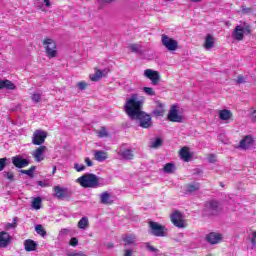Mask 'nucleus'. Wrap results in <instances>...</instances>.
<instances>
[{"label":"nucleus","instance_id":"32","mask_svg":"<svg viewBox=\"0 0 256 256\" xmlns=\"http://www.w3.org/2000/svg\"><path fill=\"white\" fill-rule=\"evenodd\" d=\"M103 77V71L96 70V72L92 75H90L91 81H99V79H102Z\"/></svg>","mask_w":256,"mask_h":256},{"label":"nucleus","instance_id":"21","mask_svg":"<svg viewBox=\"0 0 256 256\" xmlns=\"http://www.w3.org/2000/svg\"><path fill=\"white\" fill-rule=\"evenodd\" d=\"M233 117L231 110L223 109L219 111V119L221 121H229Z\"/></svg>","mask_w":256,"mask_h":256},{"label":"nucleus","instance_id":"44","mask_svg":"<svg viewBox=\"0 0 256 256\" xmlns=\"http://www.w3.org/2000/svg\"><path fill=\"white\" fill-rule=\"evenodd\" d=\"M7 167V158H0V171Z\"/></svg>","mask_w":256,"mask_h":256},{"label":"nucleus","instance_id":"25","mask_svg":"<svg viewBox=\"0 0 256 256\" xmlns=\"http://www.w3.org/2000/svg\"><path fill=\"white\" fill-rule=\"evenodd\" d=\"M201 189V184L198 182H192L186 186L187 193H195Z\"/></svg>","mask_w":256,"mask_h":256},{"label":"nucleus","instance_id":"10","mask_svg":"<svg viewBox=\"0 0 256 256\" xmlns=\"http://www.w3.org/2000/svg\"><path fill=\"white\" fill-rule=\"evenodd\" d=\"M168 120H170L172 123H182L183 122V116L179 115V112L177 111L176 106H172L171 109L169 110Z\"/></svg>","mask_w":256,"mask_h":256},{"label":"nucleus","instance_id":"8","mask_svg":"<svg viewBox=\"0 0 256 256\" xmlns=\"http://www.w3.org/2000/svg\"><path fill=\"white\" fill-rule=\"evenodd\" d=\"M47 139V132L43 130H35L32 134V144L33 145H43Z\"/></svg>","mask_w":256,"mask_h":256},{"label":"nucleus","instance_id":"22","mask_svg":"<svg viewBox=\"0 0 256 256\" xmlns=\"http://www.w3.org/2000/svg\"><path fill=\"white\" fill-rule=\"evenodd\" d=\"M253 145V137L246 136L244 139L240 141V147L241 149H249V147H252Z\"/></svg>","mask_w":256,"mask_h":256},{"label":"nucleus","instance_id":"46","mask_svg":"<svg viewBox=\"0 0 256 256\" xmlns=\"http://www.w3.org/2000/svg\"><path fill=\"white\" fill-rule=\"evenodd\" d=\"M69 244L71 247H77L79 245V240L76 237L70 239Z\"/></svg>","mask_w":256,"mask_h":256},{"label":"nucleus","instance_id":"59","mask_svg":"<svg viewBox=\"0 0 256 256\" xmlns=\"http://www.w3.org/2000/svg\"><path fill=\"white\" fill-rule=\"evenodd\" d=\"M194 3H199L201 0H192Z\"/></svg>","mask_w":256,"mask_h":256},{"label":"nucleus","instance_id":"26","mask_svg":"<svg viewBox=\"0 0 256 256\" xmlns=\"http://www.w3.org/2000/svg\"><path fill=\"white\" fill-rule=\"evenodd\" d=\"M94 157L96 161L103 162L105 159H107V152L103 150H96L94 153Z\"/></svg>","mask_w":256,"mask_h":256},{"label":"nucleus","instance_id":"27","mask_svg":"<svg viewBox=\"0 0 256 256\" xmlns=\"http://www.w3.org/2000/svg\"><path fill=\"white\" fill-rule=\"evenodd\" d=\"M89 227V218L82 217L78 222V228L79 229H87Z\"/></svg>","mask_w":256,"mask_h":256},{"label":"nucleus","instance_id":"43","mask_svg":"<svg viewBox=\"0 0 256 256\" xmlns=\"http://www.w3.org/2000/svg\"><path fill=\"white\" fill-rule=\"evenodd\" d=\"M31 100L33 101V103H39V101H41V94H33L31 96Z\"/></svg>","mask_w":256,"mask_h":256},{"label":"nucleus","instance_id":"24","mask_svg":"<svg viewBox=\"0 0 256 256\" xmlns=\"http://www.w3.org/2000/svg\"><path fill=\"white\" fill-rule=\"evenodd\" d=\"M53 196L57 197V199H63L65 197V189L61 188V186H55L53 188Z\"/></svg>","mask_w":256,"mask_h":256},{"label":"nucleus","instance_id":"30","mask_svg":"<svg viewBox=\"0 0 256 256\" xmlns=\"http://www.w3.org/2000/svg\"><path fill=\"white\" fill-rule=\"evenodd\" d=\"M136 237L133 234H127L126 237L124 238L125 241V246L127 245H133L135 243Z\"/></svg>","mask_w":256,"mask_h":256},{"label":"nucleus","instance_id":"31","mask_svg":"<svg viewBox=\"0 0 256 256\" xmlns=\"http://www.w3.org/2000/svg\"><path fill=\"white\" fill-rule=\"evenodd\" d=\"M17 87L11 80H4V89H8L10 91H15Z\"/></svg>","mask_w":256,"mask_h":256},{"label":"nucleus","instance_id":"40","mask_svg":"<svg viewBox=\"0 0 256 256\" xmlns=\"http://www.w3.org/2000/svg\"><path fill=\"white\" fill-rule=\"evenodd\" d=\"M145 247H146L147 251H150V253H159V249L150 245L149 243H146Z\"/></svg>","mask_w":256,"mask_h":256},{"label":"nucleus","instance_id":"6","mask_svg":"<svg viewBox=\"0 0 256 256\" xmlns=\"http://www.w3.org/2000/svg\"><path fill=\"white\" fill-rule=\"evenodd\" d=\"M171 222L175 227H178L179 229H183L187 227V224H185V220L183 219V214L179 211H174L170 215Z\"/></svg>","mask_w":256,"mask_h":256},{"label":"nucleus","instance_id":"16","mask_svg":"<svg viewBox=\"0 0 256 256\" xmlns=\"http://www.w3.org/2000/svg\"><path fill=\"white\" fill-rule=\"evenodd\" d=\"M129 49L131 53H135L136 55H145V51H147L141 43L130 44Z\"/></svg>","mask_w":256,"mask_h":256},{"label":"nucleus","instance_id":"23","mask_svg":"<svg viewBox=\"0 0 256 256\" xmlns=\"http://www.w3.org/2000/svg\"><path fill=\"white\" fill-rule=\"evenodd\" d=\"M180 157L185 161L186 163H189L191 161V153L189 152V148L184 147L180 150Z\"/></svg>","mask_w":256,"mask_h":256},{"label":"nucleus","instance_id":"7","mask_svg":"<svg viewBox=\"0 0 256 256\" xmlns=\"http://www.w3.org/2000/svg\"><path fill=\"white\" fill-rule=\"evenodd\" d=\"M161 41L162 45L166 47L168 51H177V48L179 47L177 40L170 38L165 34L162 35Z\"/></svg>","mask_w":256,"mask_h":256},{"label":"nucleus","instance_id":"35","mask_svg":"<svg viewBox=\"0 0 256 256\" xmlns=\"http://www.w3.org/2000/svg\"><path fill=\"white\" fill-rule=\"evenodd\" d=\"M97 135L100 138L109 137V132L107 131V128L103 126L100 130L97 131Z\"/></svg>","mask_w":256,"mask_h":256},{"label":"nucleus","instance_id":"3","mask_svg":"<svg viewBox=\"0 0 256 256\" xmlns=\"http://www.w3.org/2000/svg\"><path fill=\"white\" fill-rule=\"evenodd\" d=\"M251 33V25L244 22L235 27L234 31L232 32V37L236 41H243V39H245V35H251Z\"/></svg>","mask_w":256,"mask_h":256},{"label":"nucleus","instance_id":"2","mask_svg":"<svg viewBox=\"0 0 256 256\" xmlns=\"http://www.w3.org/2000/svg\"><path fill=\"white\" fill-rule=\"evenodd\" d=\"M76 181L84 189H97L98 187H105L107 185V180L91 173L82 175Z\"/></svg>","mask_w":256,"mask_h":256},{"label":"nucleus","instance_id":"47","mask_svg":"<svg viewBox=\"0 0 256 256\" xmlns=\"http://www.w3.org/2000/svg\"><path fill=\"white\" fill-rule=\"evenodd\" d=\"M243 83H245V77L243 75H239L236 79V84L241 85Z\"/></svg>","mask_w":256,"mask_h":256},{"label":"nucleus","instance_id":"48","mask_svg":"<svg viewBox=\"0 0 256 256\" xmlns=\"http://www.w3.org/2000/svg\"><path fill=\"white\" fill-rule=\"evenodd\" d=\"M67 256H86L83 252L68 253Z\"/></svg>","mask_w":256,"mask_h":256},{"label":"nucleus","instance_id":"38","mask_svg":"<svg viewBox=\"0 0 256 256\" xmlns=\"http://www.w3.org/2000/svg\"><path fill=\"white\" fill-rule=\"evenodd\" d=\"M143 91L146 95H149V97H155V90L151 87H144Z\"/></svg>","mask_w":256,"mask_h":256},{"label":"nucleus","instance_id":"49","mask_svg":"<svg viewBox=\"0 0 256 256\" xmlns=\"http://www.w3.org/2000/svg\"><path fill=\"white\" fill-rule=\"evenodd\" d=\"M208 161H209V163H215V161H216L215 154H209Z\"/></svg>","mask_w":256,"mask_h":256},{"label":"nucleus","instance_id":"42","mask_svg":"<svg viewBox=\"0 0 256 256\" xmlns=\"http://www.w3.org/2000/svg\"><path fill=\"white\" fill-rule=\"evenodd\" d=\"M74 169H76L78 173H81V171H85L86 167L83 164L75 163Z\"/></svg>","mask_w":256,"mask_h":256},{"label":"nucleus","instance_id":"18","mask_svg":"<svg viewBox=\"0 0 256 256\" xmlns=\"http://www.w3.org/2000/svg\"><path fill=\"white\" fill-rule=\"evenodd\" d=\"M215 47V38L211 34H207L205 38L204 48L209 51Z\"/></svg>","mask_w":256,"mask_h":256},{"label":"nucleus","instance_id":"19","mask_svg":"<svg viewBox=\"0 0 256 256\" xmlns=\"http://www.w3.org/2000/svg\"><path fill=\"white\" fill-rule=\"evenodd\" d=\"M24 249L25 251L31 252L37 250V243L32 239H27L24 241Z\"/></svg>","mask_w":256,"mask_h":256},{"label":"nucleus","instance_id":"55","mask_svg":"<svg viewBox=\"0 0 256 256\" xmlns=\"http://www.w3.org/2000/svg\"><path fill=\"white\" fill-rule=\"evenodd\" d=\"M46 7H51V2L49 0H44Z\"/></svg>","mask_w":256,"mask_h":256},{"label":"nucleus","instance_id":"50","mask_svg":"<svg viewBox=\"0 0 256 256\" xmlns=\"http://www.w3.org/2000/svg\"><path fill=\"white\" fill-rule=\"evenodd\" d=\"M85 163L88 167H93V161L89 157L85 158Z\"/></svg>","mask_w":256,"mask_h":256},{"label":"nucleus","instance_id":"29","mask_svg":"<svg viewBox=\"0 0 256 256\" xmlns=\"http://www.w3.org/2000/svg\"><path fill=\"white\" fill-rule=\"evenodd\" d=\"M175 169H176L175 164L167 163L166 165H164L163 171L164 173L171 174V173H175Z\"/></svg>","mask_w":256,"mask_h":256},{"label":"nucleus","instance_id":"37","mask_svg":"<svg viewBox=\"0 0 256 256\" xmlns=\"http://www.w3.org/2000/svg\"><path fill=\"white\" fill-rule=\"evenodd\" d=\"M3 175L5 177V179H8V181H15V174L13 172H3Z\"/></svg>","mask_w":256,"mask_h":256},{"label":"nucleus","instance_id":"1","mask_svg":"<svg viewBox=\"0 0 256 256\" xmlns=\"http://www.w3.org/2000/svg\"><path fill=\"white\" fill-rule=\"evenodd\" d=\"M124 109L128 117L139 121L140 127L143 129H149L153 125L151 116L143 111V100H137V94H132L126 101Z\"/></svg>","mask_w":256,"mask_h":256},{"label":"nucleus","instance_id":"5","mask_svg":"<svg viewBox=\"0 0 256 256\" xmlns=\"http://www.w3.org/2000/svg\"><path fill=\"white\" fill-rule=\"evenodd\" d=\"M149 228H150V235H153L154 237H167V227L157 223L150 221L149 222Z\"/></svg>","mask_w":256,"mask_h":256},{"label":"nucleus","instance_id":"4","mask_svg":"<svg viewBox=\"0 0 256 256\" xmlns=\"http://www.w3.org/2000/svg\"><path fill=\"white\" fill-rule=\"evenodd\" d=\"M42 45L48 59H55L57 57V43L52 38H44Z\"/></svg>","mask_w":256,"mask_h":256},{"label":"nucleus","instance_id":"41","mask_svg":"<svg viewBox=\"0 0 256 256\" xmlns=\"http://www.w3.org/2000/svg\"><path fill=\"white\" fill-rule=\"evenodd\" d=\"M17 227V218H13V223H7L6 224V229L9 230V229H16Z\"/></svg>","mask_w":256,"mask_h":256},{"label":"nucleus","instance_id":"54","mask_svg":"<svg viewBox=\"0 0 256 256\" xmlns=\"http://www.w3.org/2000/svg\"><path fill=\"white\" fill-rule=\"evenodd\" d=\"M38 185H39V187H47V183H45L43 181H39Z\"/></svg>","mask_w":256,"mask_h":256},{"label":"nucleus","instance_id":"61","mask_svg":"<svg viewBox=\"0 0 256 256\" xmlns=\"http://www.w3.org/2000/svg\"><path fill=\"white\" fill-rule=\"evenodd\" d=\"M110 248H113V245H109Z\"/></svg>","mask_w":256,"mask_h":256},{"label":"nucleus","instance_id":"11","mask_svg":"<svg viewBox=\"0 0 256 256\" xmlns=\"http://www.w3.org/2000/svg\"><path fill=\"white\" fill-rule=\"evenodd\" d=\"M144 75L147 77V79H150V81H152V85H158L159 81H161V76L157 71L147 69L144 71Z\"/></svg>","mask_w":256,"mask_h":256},{"label":"nucleus","instance_id":"33","mask_svg":"<svg viewBox=\"0 0 256 256\" xmlns=\"http://www.w3.org/2000/svg\"><path fill=\"white\" fill-rule=\"evenodd\" d=\"M162 145H163V139L156 138L155 141L151 142L150 147H152V149H159V147H161Z\"/></svg>","mask_w":256,"mask_h":256},{"label":"nucleus","instance_id":"58","mask_svg":"<svg viewBox=\"0 0 256 256\" xmlns=\"http://www.w3.org/2000/svg\"><path fill=\"white\" fill-rule=\"evenodd\" d=\"M252 117H254V119H256V109L253 110Z\"/></svg>","mask_w":256,"mask_h":256},{"label":"nucleus","instance_id":"14","mask_svg":"<svg viewBox=\"0 0 256 256\" xmlns=\"http://www.w3.org/2000/svg\"><path fill=\"white\" fill-rule=\"evenodd\" d=\"M47 150L46 146H40L36 150H34L33 157L34 161L37 163H41L45 159V151Z\"/></svg>","mask_w":256,"mask_h":256},{"label":"nucleus","instance_id":"17","mask_svg":"<svg viewBox=\"0 0 256 256\" xmlns=\"http://www.w3.org/2000/svg\"><path fill=\"white\" fill-rule=\"evenodd\" d=\"M118 154L120 157H122V159H125L126 161H131L135 157L133 150L129 148H121Z\"/></svg>","mask_w":256,"mask_h":256},{"label":"nucleus","instance_id":"60","mask_svg":"<svg viewBox=\"0 0 256 256\" xmlns=\"http://www.w3.org/2000/svg\"><path fill=\"white\" fill-rule=\"evenodd\" d=\"M221 187H223V183L220 182Z\"/></svg>","mask_w":256,"mask_h":256},{"label":"nucleus","instance_id":"56","mask_svg":"<svg viewBox=\"0 0 256 256\" xmlns=\"http://www.w3.org/2000/svg\"><path fill=\"white\" fill-rule=\"evenodd\" d=\"M102 1V3H113V1H115V0H101Z\"/></svg>","mask_w":256,"mask_h":256},{"label":"nucleus","instance_id":"57","mask_svg":"<svg viewBox=\"0 0 256 256\" xmlns=\"http://www.w3.org/2000/svg\"><path fill=\"white\" fill-rule=\"evenodd\" d=\"M55 171H57V166H54V167H53L52 175H55Z\"/></svg>","mask_w":256,"mask_h":256},{"label":"nucleus","instance_id":"45","mask_svg":"<svg viewBox=\"0 0 256 256\" xmlns=\"http://www.w3.org/2000/svg\"><path fill=\"white\" fill-rule=\"evenodd\" d=\"M77 87H78V89H80V91H83V90L87 89V83L85 81L78 82Z\"/></svg>","mask_w":256,"mask_h":256},{"label":"nucleus","instance_id":"51","mask_svg":"<svg viewBox=\"0 0 256 256\" xmlns=\"http://www.w3.org/2000/svg\"><path fill=\"white\" fill-rule=\"evenodd\" d=\"M251 243L253 246L256 245V231L252 232Z\"/></svg>","mask_w":256,"mask_h":256},{"label":"nucleus","instance_id":"39","mask_svg":"<svg viewBox=\"0 0 256 256\" xmlns=\"http://www.w3.org/2000/svg\"><path fill=\"white\" fill-rule=\"evenodd\" d=\"M158 105H159L160 109H155L153 111V114L156 115V117H161V115H163V113L165 111L163 110V105L161 103H159Z\"/></svg>","mask_w":256,"mask_h":256},{"label":"nucleus","instance_id":"12","mask_svg":"<svg viewBox=\"0 0 256 256\" xmlns=\"http://www.w3.org/2000/svg\"><path fill=\"white\" fill-rule=\"evenodd\" d=\"M11 235L6 231L0 232V249H5V247H9L11 245Z\"/></svg>","mask_w":256,"mask_h":256},{"label":"nucleus","instance_id":"28","mask_svg":"<svg viewBox=\"0 0 256 256\" xmlns=\"http://www.w3.org/2000/svg\"><path fill=\"white\" fill-rule=\"evenodd\" d=\"M35 169V166H31L28 170H20V173H22L23 175H28V177L33 179L35 177Z\"/></svg>","mask_w":256,"mask_h":256},{"label":"nucleus","instance_id":"34","mask_svg":"<svg viewBox=\"0 0 256 256\" xmlns=\"http://www.w3.org/2000/svg\"><path fill=\"white\" fill-rule=\"evenodd\" d=\"M35 231L38 235H41V237H45L47 235V231H45V228H43V225L41 224L36 225Z\"/></svg>","mask_w":256,"mask_h":256},{"label":"nucleus","instance_id":"15","mask_svg":"<svg viewBox=\"0 0 256 256\" xmlns=\"http://www.w3.org/2000/svg\"><path fill=\"white\" fill-rule=\"evenodd\" d=\"M221 239H223V236L216 232H211L206 236V241H208L210 245H217Z\"/></svg>","mask_w":256,"mask_h":256},{"label":"nucleus","instance_id":"9","mask_svg":"<svg viewBox=\"0 0 256 256\" xmlns=\"http://www.w3.org/2000/svg\"><path fill=\"white\" fill-rule=\"evenodd\" d=\"M205 207L208 215H218V213H221L223 209L221 208V204L215 200H211L210 202L206 203Z\"/></svg>","mask_w":256,"mask_h":256},{"label":"nucleus","instance_id":"13","mask_svg":"<svg viewBox=\"0 0 256 256\" xmlns=\"http://www.w3.org/2000/svg\"><path fill=\"white\" fill-rule=\"evenodd\" d=\"M12 163L17 169H23V167L29 166V160L21 158L19 155L12 157Z\"/></svg>","mask_w":256,"mask_h":256},{"label":"nucleus","instance_id":"20","mask_svg":"<svg viewBox=\"0 0 256 256\" xmlns=\"http://www.w3.org/2000/svg\"><path fill=\"white\" fill-rule=\"evenodd\" d=\"M100 201L103 205H112L113 200H111V193L105 191L100 194Z\"/></svg>","mask_w":256,"mask_h":256},{"label":"nucleus","instance_id":"36","mask_svg":"<svg viewBox=\"0 0 256 256\" xmlns=\"http://www.w3.org/2000/svg\"><path fill=\"white\" fill-rule=\"evenodd\" d=\"M32 207L36 210L41 209V197L34 198L32 201Z\"/></svg>","mask_w":256,"mask_h":256},{"label":"nucleus","instance_id":"53","mask_svg":"<svg viewBox=\"0 0 256 256\" xmlns=\"http://www.w3.org/2000/svg\"><path fill=\"white\" fill-rule=\"evenodd\" d=\"M0 89H5V80H0Z\"/></svg>","mask_w":256,"mask_h":256},{"label":"nucleus","instance_id":"52","mask_svg":"<svg viewBox=\"0 0 256 256\" xmlns=\"http://www.w3.org/2000/svg\"><path fill=\"white\" fill-rule=\"evenodd\" d=\"M124 256H133V250L125 249L124 250Z\"/></svg>","mask_w":256,"mask_h":256}]
</instances>
